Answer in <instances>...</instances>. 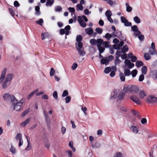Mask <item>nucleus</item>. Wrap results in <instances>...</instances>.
I'll return each instance as SVG.
<instances>
[{"label":"nucleus","instance_id":"48","mask_svg":"<svg viewBox=\"0 0 157 157\" xmlns=\"http://www.w3.org/2000/svg\"><path fill=\"white\" fill-rule=\"evenodd\" d=\"M144 74L141 75L139 77V80L140 82L142 81L144 79Z\"/></svg>","mask_w":157,"mask_h":157},{"label":"nucleus","instance_id":"54","mask_svg":"<svg viewBox=\"0 0 157 157\" xmlns=\"http://www.w3.org/2000/svg\"><path fill=\"white\" fill-rule=\"evenodd\" d=\"M113 157H122V155L120 152H117Z\"/></svg>","mask_w":157,"mask_h":157},{"label":"nucleus","instance_id":"33","mask_svg":"<svg viewBox=\"0 0 157 157\" xmlns=\"http://www.w3.org/2000/svg\"><path fill=\"white\" fill-rule=\"evenodd\" d=\"M98 41L97 40H90V42L92 45H94L96 44L98 46Z\"/></svg>","mask_w":157,"mask_h":157},{"label":"nucleus","instance_id":"41","mask_svg":"<svg viewBox=\"0 0 157 157\" xmlns=\"http://www.w3.org/2000/svg\"><path fill=\"white\" fill-rule=\"evenodd\" d=\"M95 31L97 33L99 34H100L101 33H102L103 31L102 29H101L100 28H97L96 29Z\"/></svg>","mask_w":157,"mask_h":157},{"label":"nucleus","instance_id":"47","mask_svg":"<svg viewBox=\"0 0 157 157\" xmlns=\"http://www.w3.org/2000/svg\"><path fill=\"white\" fill-rule=\"evenodd\" d=\"M68 94V93L67 90H64L63 92L62 96L63 97H64L67 96Z\"/></svg>","mask_w":157,"mask_h":157},{"label":"nucleus","instance_id":"17","mask_svg":"<svg viewBox=\"0 0 157 157\" xmlns=\"http://www.w3.org/2000/svg\"><path fill=\"white\" fill-rule=\"evenodd\" d=\"M85 30L87 33L89 35H92L93 33V32H94L93 30L91 28H90L86 29Z\"/></svg>","mask_w":157,"mask_h":157},{"label":"nucleus","instance_id":"46","mask_svg":"<svg viewBox=\"0 0 157 157\" xmlns=\"http://www.w3.org/2000/svg\"><path fill=\"white\" fill-rule=\"evenodd\" d=\"M55 73V71L53 68H51L50 72V76H52L54 75Z\"/></svg>","mask_w":157,"mask_h":157},{"label":"nucleus","instance_id":"14","mask_svg":"<svg viewBox=\"0 0 157 157\" xmlns=\"http://www.w3.org/2000/svg\"><path fill=\"white\" fill-rule=\"evenodd\" d=\"M13 77V75L12 74H8L6 76L5 81L10 83Z\"/></svg>","mask_w":157,"mask_h":157},{"label":"nucleus","instance_id":"62","mask_svg":"<svg viewBox=\"0 0 157 157\" xmlns=\"http://www.w3.org/2000/svg\"><path fill=\"white\" fill-rule=\"evenodd\" d=\"M124 63L127 65H128L131 63V62L130 60L126 59L124 60Z\"/></svg>","mask_w":157,"mask_h":157},{"label":"nucleus","instance_id":"11","mask_svg":"<svg viewBox=\"0 0 157 157\" xmlns=\"http://www.w3.org/2000/svg\"><path fill=\"white\" fill-rule=\"evenodd\" d=\"M125 94L123 90L121 91L118 94L117 99L119 100H121L123 99Z\"/></svg>","mask_w":157,"mask_h":157},{"label":"nucleus","instance_id":"43","mask_svg":"<svg viewBox=\"0 0 157 157\" xmlns=\"http://www.w3.org/2000/svg\"><path fill=\"white\" fill-rule=\"evenodd\" d=\"M122 53L121 51H117L116 53V58H119L121 56V54Z\"/></svg>","mask_w":157,"mask_h":157},{"label":"nucleus","instance_id":"50","mask_svg":"<svg viewBox=\"0 0 157 157\" xmlns=\"http://www.w3.org/2000/svg\"><path fill=\"white\" fill-rule=\"evenodd\" d=\"M80 25L82 27H85L86 25V23L84 21H81L79 23Z\"/></svg>","mask_w":157,"mask_h":157},{"label":"nucleus","instance_id":"26","mask_svg":"<svg viewBox=\"0 0 157 157\" xmlns=\"http://www.w3.org/2000/svg\"><path fill=\"white\" fill-rule=\"evenodd\" d=\"M141 72L144 75H145L147 71V67L145 66H143L141 69Z\"/></svg>","mask_w":157,"mask_h":157},{"label":"nucleus","instance_id":"16","mask_svg":"<svg viewBox=\"0 0 157 157\" xmlns=\"http://www.w3.org/2000/svg\"><path fill=\"white\" fill-rule=\"evenodd\" d=\"M30 120L31 119L30 118H29L26 119L25 121H24L21 124V126L24 127L30 121Z\"/></svg>","mask_w":157,"mask_h":157},{"label":"nucleus","instance_id":"4","mask_svg":"<svg viewBox=\"0 0 157 157\" xmlns=\"http://www.w3.org/2000/svg\"><path fill=\"white\" fill-rule=\"evenodd\" d=\"M81 40H76L77 42L76 43L75 45L78 54L81 56H83L85 54V53L82 48L83 43Z\"/></svg>","mask_w":157,"mask_h":157},{"label":"nucleus","instance_id":"2","mask_svg":"<svg viewBox=\"0 0 157 157\" xmlns=\"http://www.w3.org/2000/svg\"><path fill=\"white\" fill-rule=\"evenodd\" d=\"M112 37H117L119 39H125V38L122 36L121 32L120 31L114 32L112 34L109 33H106L105 36H103V38H105L106 39H110Z\"/></svg>","mask_w":157,"mask_h":157},{"label":"nucleus","instance_id":"23","mask_svg":"<svg viewBox=\"0 0 157 157\" xmlns=\"http://www.w3.org/2000/svg\"><path fill=\"white\" fill-rule=\"evenodd\" d=\"M144 57L146 60H148L151 58V56L148 53H145L144 54Z\"/></svg>","mask_w":157,"mask_h":157},{"label":"nucleus","instance_id":"49","mask_svg":"<svg viewBox=\"0 0 157 157\" xmlns=\"http://www.w3.org/2000/svg\"><path fill=\"white\" fill-rule=\"evenodd\" d=\"M53 96L54 98L56 99H57L58 98V94L56 91H55L53 94Z\"/></svg>","mask_w":157,"mask_h":157},{"label":"nucleus","instance_id":"1","mask_svg":"<svg viewBox=\"0 0 157 157\" xmlns=\"http://www.w3.org/2000/svg\"><path fill=\"white\" fill-rule=\"evenodd\" d=\"M138 87L134 85H125L123 89V91L126 94L127 93H137L139 91Z\"/></svg>","mask_w":157,"mask_h":157},{"label":"nucleus","instance_id":"58","mask_svg":"<svg viewBox=\"0 0 157 157\" xmlns=\"http://www.w3.org/2000/svg\"><path fill=\"white\" fill-rule=\"evenodd\" d=\"M84 12L85 15H87L89 13L90 14L91 13V12H89L88 9H86L84 10Z\"/></svg>","mask_w":157,"mask_h":157},{"label":"nucleus","instance_id":"35","mask_svg":"<svg viewBox=\"0 0 157 157\" xmlns=\"http://www.w3.org/2000/svg\"><path fill=\"white\" fill-rule=\"evenodd\" d=\"M105 15L107 17H111L112 15V13L110 10H107L105 12Z\"/></svg>","mask_w":157,"mask_h":157},{"label":"nucleus","instance_id":"12","mask_svg":"<svg viewBox=\"0 0 157 157\" xmlns=\"http://www.w3.org/2000/svg\"><path fill=\"white\" fill-rule=\"evenodd\" d=\"M41 36L42 39H49L50 36V35L48 33H42Z\"/></svg>","mask_w":157,"mask_h":157},{"label":"nucleus","instance_id":"19","mask_svg":"<svg viewBox=\"0 0 157 157\" xmlns=\"http://www.w3.org/2000/svg\"><path fill=\"white\" fill-rule=\"evenodd\" d=\"M136 65L137 67H140L144 65V63L141 61L138 60L136 62Z\"/></svg>","mask_w":157,"mask_h":157},{"label":"nucleus","instance_id":"28","mask_svg":"<svg viewBox=\"0 0 157 157\" xmlns=\"http://www.w3.org/2000/svg\"><path fill=\"white\" fill-rule=\"evenodd\" d=\"M128 48L127 45H124L123 46L121 49V52L123 53H125L128 50Z\"/></svg>","mask_w":157,"mask_h":157},{"label":"nucleus","instance_id":"10","mask_svg":"<svg viewBox=\"0 0 157 157\" xmlns=\"http://www.w3.org/2000/svg\"><path fill=\"white\" fill-rule=\"evenodd\" d=\"M6 70V68H5L2 72V74L0 77V84L2 82L5 78Z\"/></svg>","mask_w":157,"mask_h":157},{"label":"nucleus","instance_id":"27","mask_svg":"<svg viewBox=\"0 0 157 157\" xmlns=\"http://www.w3.org/2000/svg\"><path fill=\"white\" fill-rule=\"evenodd\" d=\"M119 76L120 78V79L122 82H124L125 80V77L124 75L122 72H120L119 74Z\"/></svg>","mask_w":157,"mask_h":157},{"label":"nucleus","instance_id":"51","mask_svg":"<svg viewBox=\"0 0 157 157\" xmlns=\"http://www.w3.org/2000/svg\"><path fill=\"white\" fill-rule=\"evenodd\" d=\"M132 23L129 22L127 20L124 23V25L126 26H131Z\"/></svg>","mask_w":157,"mask_h":157},{"label":"nucleus","instance_id":"64","mask_svg":"<svg viewBox=\"0 0 157 157\" xmlns=\"http://www.w3.org/2000/svg\"><path fill=\"white\" fill-rule=\"evenodd\" d=\"M147 121L146 119L144 118H142L141 120V123L142 124H144L147 122Z\"/></svg>","mask_w":157,"mask_h":157},{"label":"nucleus","instance_id":"38","mask_svg":"<svg viewBox=\"0 0 157 157\" xmlns=\"http://www.w3.org/2000/svg\"><path fill=\"white\" fill-rule=\"evenodd\" d=\"M137 71L136 70H133L131 73V74H132V76L133 77H135L136 74H137Z\"/></svg>","mask_w":157,"mask_h":157},{"label":"nucleus","instance_id":"22","mask_svg":"<svg viewBox=\"0 0 157 157\" xmlns=\"http://www.w3.org/2000/svg\"><path fill=\"white\" fill-rule=\"evenodd\" d=\"M40 8L39 6H37L35 7V10L36 12L35 14L36 16L40 15Z\"/></svg>","mask_w":157,"mask_h":157},{"label":"nucleus","instance_id":"15","mask_svg":"<svg viewBox=\"0 0 157 157\" xmlns=\"http://www.w3.org/2000/svg\"><path fill=\"white\" fill-rule=\"evenodd\" d=\"M147 95V94L145 93L143 90H141L140 91L139 94V97L140 99H143Z\"/></svg>","mask_w":157,"mask_h":157},{"label":"nucleus","instance_id":"42","mask_svg":"<svg viewBox=\"0 0 157 157\" xmlns=\"http://www.w3.org/2000/svg\"><path fill=\"white\" fill-rule=\"evenodd\" d=\"M131 29L132 31L135 32L138 30V29L137 26L136 25L132 26L131 27Z\"/></svg>","mask_w":157,"mask_h":157},{"label":"nucleus","instance_id":"63","mask_svg":"<svg viewBox=\"0 0 157 157\" xmlns=\"http://www.w3.org/2000/svg\"><path fill=\"white\" fill-rule=\"evenodd\" d=\"M134 34L136 36H139L140 35L141 33L140 31H139L138 30L137 31H136L135 32H134Z\"/></svg>","mask_w":157,"mask_h":157},{"label":"nucleus","instance_id":"40","mask_svg":"<svg viewBox=\"0 0 157 157\" xmlns=\"http://www.w3.org/2000/svg\"><path fill=\"white\" fill-rule=\"evenodd\" d=\"M9 10L10 13L11 14V15L13 16V17L15 15V14L14 13V12L13 11V9L11 8H9Z\"/></svg>","mask_w":157,"mask_h":157},{"label":"nucleus","instance_id":"21","mask_svg":"<svg viewBox=\"0 0 157 157\" xmlns=\"http://www.w3.org/2000/svg\"><path fill=\"white\" fill-rule=\"evenodd\" d=\"M54 2V0H47L46 3V5L47 6H51Z\"/></svg>","mask_w":157,"mask_h":157},{"label":"nucleus","instance_id":"7","mask_svg":"<svg viewBox=\"0 0 157 157\" xmlns=\"http://www.w3.org/2000/svg\"><path fill=\"white\" fill-rule=\"evenodd\" d=\"M113 42L115 43L113 45V48L115 49H120L124 45V43L123 41L119 42V40H113Z\"/></svg>","mask_w":157,"mask_h":157},{"label":"nucleus","instance_id":"30","mask_svg":"<svg viewBox=\"0 0 157 157\" xmlns=\"http://www.w3.org/2000/svg\"><path fill=\"white\" fill-rule=\"evenodd\" d=\"M76 7L77 8L76 9V10L77 11L78 10H83V6L81 4H77L76 6Z\"/></svg>","mask_w":157,"mask_h":157},{"label":"nucleus","instance_id":"32","mask_svg":"<svg viewBox=\"0 0 157 157\" xmlns=\"http://www.w3.org/2000/svg\"><path fill=\"white\" fill-rule=\"evenodd\" d=\"M133 20L137 24H139L140 22V20L137 16H136L133 18Z\"/></svg>","mask_w":157,"mask_h":157},{"label":"nucleus","instance_id":"18","mask_svg":"<svg viewBox=\"0 0 157 157\" xmlns=\"http://www.w3.org/2000/svg\"><path fill=\"white\" fill-rule=\"evenodd\" d=\"M26 138L27 140V142H28V146L27 147L25 148V150L27 151H29L30 150L31 148V144L30 143L29 140L28 139L29 138V136H27L26 137Z\"/></svg>","mask_w":157,"mask_h":157},{"label":"nucleus","instance_id":"57","mask_svg":"<svg viewBox=\"0 0 157 157\" xmlns=\"http://www.w3.org/2000/svg\"><path fill=\"white\" fill-rule=\"evenodd\" d=\"M68 10L70 12L74 13L75 11V9L74 7H69Z\"/></svg>","mask_w":157,"mask_h":157},{"label":"nucleus","instance_id":"25","mask_svg":"<svg viewBox=\"0 0 157 157\" xmlns=\"http://www.w3.org/2000/svg\"><path fill=\"white\" fill-rule=\"evenodd\" d=\"M101 63L102 64H107L108 63L107 60V57H106L102 59L100 61Z\"/></svg>","mask_w":157,"mask_h":157},{"label":"nucleus","instance_id":"56","mask_svg":"<svg viewBox=\"0 0 157 157\" xmlns=\"http://www.w3.org/2000/svg\"><path fill=\"white\" fill-rule=\"evenodd\" d=\"M65 102L66 103H69L71 101V98L70 96H67L65 98Z\"/></svg>","mask_w":157,"mask_h":157},{"label":"nucleus","instance_id":"9","mask_svg":"<svg viewBox=\"0 0 157 157\" xmlns=\"http://www.w3.org/2000/svg\"><path fill=\"white\" fill-rule=\"evenodd\" d=\"M132 101L137 105H140L141 103V101L139 98L135 96H132L130 97Z\"/></svg>","mask_w":157,"mask_h":157},{"label":"nucleus","instance_id":"39","mask_svg":"<svg viewBox=\"0 0 157 157\" xmlns=\"http://www.w3.org/2000/svg\"><path fill=\"white\" fill-rule=\"evenodd\" d=\"M29 110L30 109H28L25 110L24 112L22 113L21 114V116L23 117L25 116L28 113V112L29 111Z\"/></svg>","mask_w":157,"mask_h":157},{"label":"nucleus","instance_id":"8","mask_svg":"<svg viewBox=\"0 0 157 157\" xmlns=\"http://www.w3.org/2000/svg\"><path fill=\"white\" fill-rule=\"evenodd\" d=\"M146 101L149 103H157V98L152 96H149L147 99Z\"/></svg>","mask_w":157,"mask_h":157},{"label":"nucleus","instance_id":"3","mask_svg":"<svg viewBox=\"0 0 157 157\" xmlns=\"http://www.w3.org/2000/svg\"><path fill=\"white\" fill-rule=\"evenodd\" d=\"M99 41L98 42V48L99 53H102L105 50V48L101 46V45L105 48L109 47V41H104V40H97Z\"/></svg>","mask_w":157,"mask_h":157},{"label":"nucleus","instance_id":"13","mask_svg":"<svg viewBox=\"0 0 157 157\" xmlns=\"http://www.w3.org/2000/svg\"><path fill=\"white\" fill-rule=\"evenodd\" d=\"M130 129L135 134L137 133L139 131V130L137 127L135 126H131L130 127Z\"/></svg>","mask_w":157,"mask_h":157},{"label":"nucleus","instance_id":"6","mask_svg":"<svg viewBox=\"0 0 157 157\" xmlns=\"http://www.w3.org/2000/svg\"><path fill=\"white\" fill-rule=\"evenodd\" d=\"M3 98L4 101H10L12 102L16 99L15 96L13 95H10L8 93L4 94L3 95Z\"/></svg>","mask_w":157,"mask_h":157},{"label":"nucleus","instance_id":"59","mask_svg":"<svg viewBox=\"0 0 157 157\" xmlns=\"http://www.w3.org/2000/svg\"><path fill=\"white\" fill-rule=\"evenodd\" d=\"M137 57L136 56H133L131 58V60L132 62H134L136 61L137 60Z\"/></svg>","mask_w":157,"mask_h":157},{"label":"nucleus","instance_id":"52","mask_svg":"<svg viewBox=\"0 0 157 157\" xmlns=\"http://www.w3.org/2000/svg\"><path fill=\"white\" fill-rule=\"evenodd\" d=\"M121 20L122 23H124L127 20L124 17L121 16Z\"/></svg>","mask_w":157,"mask_h":157},{"label":"nucleus","instance_id":"24","mask_svg":"<svg viewBox=\"0 0 157 157\" xmlns=\"http://www.w3.org/2000/svg\"><path fill=\"white\" fill-rule=\"evenodd\" d=\"M10 83L5 80L3 82L2 84V88L3 89L6 88L10 85Z\"/></svg>","mask_w":157,"mask_h":157},{"label":"nucleus","instance_id":"5","mask_svg":"<svg viewBox=\"0 0 157 157\" xmlns=\"http://www.w3.org/2000/svg\"><path fill=\"white\" fill-rule=\"evenodd\" d=\"M24 102V100L21 99L18 101L16 98L12 102L14 105V109L17 111H19L21 109V106Z\"/></svg>","mask_w":157,"mask_h":157},{"label":"nucleus","instance_id":"29","mask_svg":"<svg viewBox=\"0 0 157 157\" xmlns=\"http://www.w3.org/2000/svg\"><path fill=\"white\" fill-rule=\"evenodd\" d=\"M124 73L125 76H129L131 74L130 71L128 69H126L124 70Z\"/></svg>","mask_w":157,"mask_h":157},{"label":"nucleus","instance_id":"44","mask_svg":"<svg viewBox=\"0 0 157 157\" xmlns=\"http://www.w3.org/2000/svg\"><path fill=\"white\" fill-rule=\"evenodd\" d=\"M10 151L13 154H14L16 152V149L12 145H11V147L10 149Z\"/></svg>","mask_w":157,"mask_h":157},{"label":"nucleus","instance_id":"55","mask_svg":"<svg viewBox=\"0 0 157 157\" xmlns=\"http://www.w3.org/2000/svg\"><path fill=\"white\" fill-rule=\"evenodd\" d=\"M78 67V65L76 63H74L71 66V68L73 70H75Z\"/></svg>","mask_w":157,"mask_h":157},{"label":"nucleus","instance_id":"61","mask_svg":"<svg viewBox=\"0 0 157 157\" xmlns=\"http://www.w3.org/2000/svg\"><path fill=\"white\" fill-rule=\"evenodd\" d=\"M114 58V57L112 55H110L108 57L107 60L108 62L111 61H112L113 59Z\"/></svg>","mask_w":157,"mask_h":157},{"label":"nucleus","instance_id":"31","mask_svg":"<svg viewBox=\"0 0 157 157\" xmlns=\"http://www.w3.org/2000/svg\"><path fill=\"white\" fill-rule=\"evenodd\" d=\"M125 5L126 7V11L128 12H131L132 10V7L129 6L128 3H126Z\"/></svg>","mask_w":157,"mask_h":157},{"label":"nucleus","instance_id":"53","mask_svg":"<svg viewBox=\"0 0 157 157\" xmlns=\"http://www.w3.org/2000/svg\"><path fill=\"white\" fill-rule=\"evenodd\" d=\"M43 20L42 19H40L39 21H36V22L40 25H42L41 24L43 23Z\"/></svg>","mask_w":157,"mask_h":157},{"label":"nucleus","instance_id":"45","mask_svg":"<svg viewBox=\"0 0 157 157\" xmlns=\"http://www.w3.org/2000/svg\"><path fill=\"white\" fill-rule=\"evenodd\" d=\"M132 113L135 116L138 117L139 116V113L137 111L133 110L132 112Z\"/></svg>","mask_w":157,"mask_h":157},{"label":"nucleus","instance_id":"60","mask_svg":"<svg viewBox=\"0 0 157 157\" xmlns=\"http://www.w3.org/2000/svg\"><path fill=\"white\" fill-rule=\"evenodd\" d=\"M21 137H22L21 135V134L17 133L15 137L16 139L17 140H18V139L20 140Z\"/></svg>","mask_w":157,"mask_h":157},{"label":"nucleus","instance_id":"37","mask_svg":"<svg viewBox=\"0 0 157 157\" xmlns=\"http://www.w3.org/2000/svg\"><path fill=\"white\" fill-rule=\"evenodd\" d=\"M111 70V68L110 67H108L105 68L104 71L105 73H109Z\"/></svg>","mask_w":157,"mask_h":157},{"label":"nucleus","instance_id":"36","mask_svg":"<svg viewBox=\"0 0 157 157\" xmlns=\"http://www.w3.org/2000/svg\"><path fill=\"white\" fill-rule=\"evenodd\" d=\"M62 9V8L60 6H58L55 7V11L56 12H60L61 11Z\"/></svg>","mask_w":157,"mask_h":157},{"label":"nucleus","instance_id":"20","mask_svg":"<svg viewBox=\"0 0 157 157\" xmlns=\"http://www.w3.org/2000/svg\"><path fill=\"white\" fill-rule=\"evenodd\" d=\"M121 62V60L119 59L118 58H116V59L114 61V64L115 65L114 67H112L113 69H114L116 68V66L119 64Z\"/></svg>","mask_w":157,"mask_h":157},{"label":"nucleus","instance_id":"34","mask_svg":"<svg viewBox=\"0 0 157 157\" xmlns=\"http://www.w3.org/2000/svg\"><path fill=\"white\" fill-rule=\"evenodd\" d=\"M149 53L152 55H155L157 54V52L155 49H149Z\"/></svg>","mask_w":157,"mask_h":157}]
</instances>
